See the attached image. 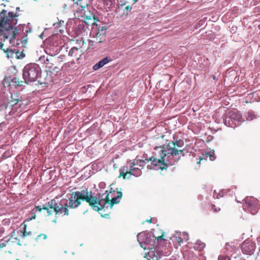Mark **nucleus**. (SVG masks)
<instances>
[{"label":"nucleus","mask_w":260,"mask_h":260,"mask_svg":"<svg viewBox=\"0 0 260 260\" xmlns=\"http://www.w3.org/2000/svg\"><path fill=\"white\" fill-rule=\"evenodd\" d=\"M81 201L87 203L95 211H99L102 207L98 196H93L92 191L84 190L81 191H74L68 200H62L59 202L62 208H66L67 210V213H63V215H69V209L78 207L81 204Z\"/></svg>","instance_id":"obj_2"},{"label":"nucleus","mask_w":260,"mask_h":260,"mask_svg":"<svg viewBox=\"0 0 260 260\" xmlns=\"http://www.w3.org/2000/svg\"><path fill=\"white\" fill-rule=\"evenodd\" d=\"M106 40V36H97L96 35L95 37V43H101L104 42Z\"/></svg>","instance_id":"obj_23"},{"label":"nucleus","mask_w":260,"mask_h":260,"mask_svg":"<svg viewBox=\"0 0 260 260\" xmlns=\"http://www.w3.org/2000/svg\"><path fill=\"white\" fill-rule=\"evenodd\" d=\"M255 118V114L252 112H248L247 113V120H251Z\"/></svg>","instance_id":"obj_29"},{"label":"nucleus","mask_w":260,"mask_h":260,"mask_svg":"<svg viewBox=\"0 0 260 260\" xmlns=\"http://www.w3.org/2000/svg\"><path fill=\"white\" fill-rule=\"evenodd\" d=\"M76 41L78 44V46L77 47L82 49L83 52L89 48V47H86V43L84 42L82 38L77 39Z\"/></svg>","instance_id":"obj_17"},{"label":"nucleus","mask_w":260,"mask_h":260,"mask_svg":"<svg viewBox=\"0 0 260 260\" xmlns=\"http://www.w3.org/2000/svg\"><path fill=\"white\" fill-rule=\"evenodd\" d=\"M30 215V219H35L36 218V213L35 212H34L33 210L31 211L30 213H29Z\"/></svg>","instance_id":"obj_33"},{"label":"nucleus","mask_w":260,"mask_h":260,"mask_svg":"<svg viewBox=\"0 0 260 260\" xmlns=\"http://www.w3.org/2000/svg\"><path fill=\"white\" fill-rule=\"evenodd\" d=\"M243 121L240 114L234 110L230 111L223 117V122L229 127H235L240 125Z\"/></svg>","instance_id":"obj_6"},{"label":"nucleus","mask_w":260,"mask_h":260,"mask_svg":"<svg viewBox=\"0 0 260 260\" xmlns=\"http://www.w3.org/2000/svg\"><path fill=\"white\" fill-rule=\"evenodd\" d=\"M206 156L207 157H209L210 160L211 161L214 160L216 158V156L214 152L211 151L209 153H206Z\"/></svg>","instance_id":"obj_25"},{"label":"nucleus","mask_w":260,"mask_h":260,"mask_svg":"<svg viewBox=\"0 0 260 260\" xmlns=\"http://www.w3.org/2000/svg\"><path fill=\"white\" fill-rule=\"evenodd\" d=\"M229 244H226V245H225V249L227 250H229Z\"/></svg>","instance_id":"obj_39"},{"label":"nucleus","mask_w":260,"mask_h":260,"mask_svg":"<svg viewBox=\"0 0 260 260\" xmlns=\"http://www.w3.org/2000/svg\"><path fill=\"white\" fill-rule=\"evenodd\" d=\"M183 142L176 140L170 141L162 146L156 147L153 152V156L145 160L135 159L129 163V166H124L119 169V178L122 177L124 179L129 178L132 175L139 177L142 175L141 170L144 168L146 160L151 161L152 165L158 166L161 170H166L169 165L172 164L168 162V159L181 154L184 149H181Z\"/></svg>","instance_id":"obj_1"},{"label":"nucleus","mask_w":260,"mask_h":260,"mask_svg":"<svg viewBox=\"0 0 260 260\" xmlns=\"http://www.w3.org/2000/svg\"><path fill=\"white\" fill-rule=\"evenodd\" d=\"M106 193H107V194L105 198H103V196L101 198L100 197H98V200L100 201L101 205H102V207L99 210L100 211L102 210L104 208L106 204H109L110 205V207L112 208V206L116 204H118L119 203L120 199L122 198V193L121 191H118L117 192V196L114 197L112 198L111 200L110 199L109 196V194L108 193V191H106Z\"/></svg>","instance_id":"obj_7"},{"label":"nucleus","mask_w":260,"mask_h":260,"mask_svg":"<svg viewBox=\"0 0 260 260\" xmlns=\"http://www.w3.org/2000/svg\"><path fill=\"white\" fill-rule=\"evenodd\" d=\"M27 35H25L24 36H23L21 39V43H22L23 47H24L25 45H26L27 43Z\"/></svg>","instance_id":"obj_30"},{"label":"nucleus","mask_w":260,"mask_h":260,"mask_svg":"<svg viewBox=\"0 0 260 260\" xmlns=\"http://www.w3.org/2000/svg\"><path fill=\"white\" fill-rule=\"evenodd\" d=\"M137 0H133V1H134V2H137Z\"/></svg>","instance_id":"obj_45"},{"label":"nucleus","mask_w":260,"mask_h":260,"mask_svg":"<svg viewBox=\"0 0 260 260\" xmlns=\"http://www.w3.org/2000/svg\"><path fill=\"white\" fill-rule=\"evenodd\" d=\"M19 16L17 13L8 12L3 10L0 12V39H10L12 43L17 38L19 30L15 25L18 22L17 18Z\"/></svg>","instance_id":"obj_3"},{"label":"nucleus","mask_w":260,"mask_h":260,"mask_svg":"<svg viewBox=\"0 0 260 260\" xmlns=\"http://www.w3.org/2000/svg\"><path fill=\"white\" fill-rule=\"evenodd\" d=\"M0 49L6 53L7 56L8 58H13L14 54L15 55L16 51L12 49L9 50L7 47H4V44L2 41L0 42Z\"/></svg>","instance_id":"obj_16"},{"label":"nucleus","mask_w":260,"mask_h":260,"mask_svg":"<svg viewBox=\"0 0 260 260\" xmlns=\"http://www.w3.org/2000/svg\"><path fill=\"white\" fill-rule=\"evenodd\" d=\"M25 54L23 52H19V51H16L15 57L17 59H21L25 57Z\"/></svg>","instance_id":"obj_26"},{"label":"nucleus","mask_w":260,"mask_h":260,"mask_svg":"<svg viewBox=\"0 0 260 260\" xmlns=\"http://www.w3.org/2000/svg\"><path fill=\"white\" fill-rule=\"evenodd\" d=\"M164 236V233L162 232L161 233V235L160 236H157V237H155L154 236H150L149 238L151 240L154 241V244H152V246H154V245L156 244V242H155L156 240L157 241V242H158L159 240H161V241L164 240V239L163 238Z\"/></svg>","instance_id":"obj_20"},{"label":"nucleus","mask_w":260,"mask_h":260,"mask_svg":"<svg viewBox=\"0 0 260 260\" xmlns=\"http://www.w3.org/2000/svg\"><path fill=\"white\" fill-rule=\"evenodd\" d=\"M112 59L109 57H106L99 61L98 63L94 64L93 67L94 70H98V69L102 68L104 66L110 62Z\"/></svg>","instance_id":"obj_15"},{"label":"nucleus","mask_w":260,"mask_h":260,"mask_svg":"<svg viewBox=\"0 0 260 260\" xmlns=\"http://www.w3.org/2000/svg\"><path fill=\"white\" fill-rule=\"evenodd\" d=\"M43 209L46 211V214H45L47 216L51 215L53 213H55V215L63 214V213H67V209L62 208V206L58 202L57 198L53 199L48 202L47 206L44 205Z\"/></svg>","instance_id":"obj_5"},{"label":"nucleus","mask_w":260,"mask_h":260,"mask_svg":"<svg viewBox=\"0 0 260 260\" xmlns=\"http://www.w3.org/2000/svg\"><path fill=\"white\" fill-rule=\"evenodd\" d=\"M259 239L260 240V237L259 238Z\"/></svg>","instance_id":"obj_46"},{"label":"nucleus","mask_w":260,"mask_h":260,"mask_svg":"<svg viewBox=\"0 0 260 260\" xmlns=\"http://www.w3.org/2000/svg\"><path fill=\"white\" fill-rule=\"evenodd\" d=\"M59 61L58 57L54 56H50L47 57L45 62L47 66L50 69V72H58L60 70L57 67H53V66Z\"/></svg>","instance_id":"obj_11"},{"label":"nucleus","mask_w":260,"mask_h":260,"mask_svg":"<svg viewBox=\"0 0 260 260\" xmlns=\"http://www.w3.org/2000/svg\"><path fill=\"white\" fill-rule=\"evenodd\" d=\"M149 251L147 253H145V257H147V260H159L162 256L161 251L156 250L154 248L148 247Z\"/></svg>","instance_id":"obj_10"},{"label":"nucleus","mask_w":260,"mask_h":260,"mask_svg":"<svg viewBox=\"0 0 260 260\" xmlns=\"http://www.w3.org/2000/svg\"><path fill=\"white\" fill-rule=\"evenodd\" d=\"M205 247V244L204 243L201 242L200 243H197L196 246V248H197L199 250H201L204 249Z\"/></svg>","instance_id":"obj_28"},{"label":"nucleus","mask_w":260,"mask_h":260,"mask_svg":"<svg viewBox=\"0 0 260 260\" xmlns=\"http://www.w3.org/2000/svg\"><path fill=\"white\" fill-rule=\"evenodd\" d=\"M9 240L6 241V242L2 243L0 244V248H2L6 246L7 244L9 243Z\"/></svg>","instance_id":"obj_34"},{"label":"nucleus","mask_w":260,"mask_h":260,"mask_svg":"<svg viewBox=\"0 0 260 260\" xmlns=\"http://www.w3.org/2000/svg\"><path fill=\"white\" fill-rule=\"evenodd\" d=\"M16 11H20V7H17V8H16Z\"/></svg>","instance_id":"obj_43"},{"label":"nucleus","mask_w":260,"mask_h":260,"mask_svg":"<svg viewBox=\"0 0 260 260\" xmlns=\"http://www.w3.org/2000/svg\"><path fill=\"white\" fill-rule=\"evenodd\" d=\"M125 9L126 10H128L129 9H131V8L129 7V6H127L125 8Z\"/></svg>","instance_id":"obj_40"},{"label":"nucleus","mask_w":260,"mask_h":260,"mask_svg":"<svg viewBox=\"0 0 260 260\" xmlns=\"http://www.w3.org/2000/svg\"><path fill=\"white\" fill-rule=\"evenodd\" d=\"M182 236H184V238H182L181 237H176L177 241L181 244L183 240L187 241L188 240V235L186 232H184L182 234Z\"/></svg>","instance_id":"obj_19"},{"label":"nucleus","mask_w":260,"mask_h":260,"mask_svg":"<svg viewBox=\"0 0 260 260\" xmlns=\"http://www.w3.org/2000/svg\"><path fill=\"white\" fill-rule=\"evenodd\" d=\"M31 31V29L30 28H29L27 30H25V33L26 34V35H27V34L29 32H30Z\"/></svg>","instance_id":"obj_37"},{"label":"nucleus","mask_w":260,"mask_h":260,"mask_svg":"<svg viewBox=\"0 0 260 260\" xmlns=\"http://www.w3.org/2000/svg\"><path fill=\"white\" fill-rule=\"evenodd\" d=\"M252 94H253V95L254 96V95H258V93H256V92H253V93H252Z\"/></svg>","instance_id":"obj_42"},{"label":"nucleus","mask_w":260,"mask_h":260,"mask_svg":"<svg viewBox=\"0 0 260 260\" xmlns=\"http://www.w3.org/2000/svg\"><path fill=\"white\" fill-rule=\"evenodd\" d=\"M73 7L76 8L78 12H82L83 10L87 9L88 4L84 0H73Z\"/></svg>","instance_id":"obj_13"},{"label":"nucleus","mask_w":260,"mask_h":260,"mask_svg":"<svg viewBox=\"0 0 260 260\" xmlns=\"http://www.w3.org/2000/svg\"><path fill=\"white\" fill-rule=\"evenodd\" d=\"M244 206L252 214L254 215L258 209V201L254 198H246L245 200Z\"/></svg>","instance_id":"obj_8"},{"label":"nucleus","mask_w":260,"mask_h":260,"mask_svg":"<svg viewBox=\"0 0 260 260\" xmlns=\"http://www.w3.org/2000/svg\"><path fill=\"white\" fill-rule=\"evenodd\" d=\"M21 233V235H20L22 238H24L25 237L27 236H30L32 234L31 232H27L26 231V225L24 224V227L23 231H20Z\"/></svg>","instance_id":"obj_21"},{"label":"nucleus","mask_w":260,"mask_h":260,"mask_svg":"<svg viewBox=\"0 0 260 260\" xmlns=\"http://www.w3.org/2000/svg\"><path fill=\"white\" fill-rule=\"evenodd\" d=\"M259 92H260V91Z\"/></svg>","instance_id":"obj_47"},{"label":"nucleus","mask_w":260,"mask_h":260,"mask_svg":"<svg viewBox=\"0 0 260 260\" xmlns=\"http://www.w3.org/2000/svg\"><path fill=\"white\" fill-rule=\"evenodd\" d=\"M40 71V68L38 64H26L23 70V80H25V83L29 84L35 82L38 79Z\"/></svg>","instance_id":"obj_4"},{"label":"nucleus","mask_w":260,"mask_h":260,"mask_svg":"<svg viewBox=\"0 0 260 260\" xmlns=\"http://www.w3.org/2000/svg\"><path fill=\"white\" fill-rule=\"evenodd\" d=\"M218 260H231V257L225 254H221L218 256Z\"/></svg>","instance_id":"obj_27"},{"label":"nucleus","mask_w":260,"mask_h":260,"mask_svg":"<svg viewBox=\"0 0 260 260\" xmlns=\"http://www.w3.org/2000/svg\"><path fill=\"white\" fill-rule=\"evenodd\" d=\"M43 238V239H46L47 238V236L45 234H41L37 236V237L36 238V240L38 241L39 239Z\"/></svg>","instance_id":"obj_32"},{"label":"nucleus","mask_w":260,"mask_h":260,"mask_svg":"<svg viewBox=\"0 0 260 260\" xmlns=\"http://www.w3.org/2000/svg\"><path fill=\"white\" fill-rule=\"evenodd\" d=\"M146 222L150 223L152 222V218H150V219H147L146 220Z\"/></svg>","instance_id":"obj_38"},{"label":"nucleus","mask_w":260,"mask_h":260,"mask_svg":"<svg viewBox=\"0 0 260 260\" xmlns=\"http://www.w3.org/2000/svg\"><path fill=\"white\" fill-rule=\"evenodd\" d=\"M211 209L215 213H217V212H218L219 211H220V208H219V207H216L215 205H212V208H211Z\"/></svg>","instance_id":"obj_31"},{"label":"nucleus","mask_w":260,"mask_h":260,"mask_svg":"<svg viewBox=\"0 0 260 260\" xmlns=\"http://www.w3.org/2000/svg\"><path fill=\"white\" fill-rule=\"evenodd\" d=\"M83 53L84 52L82 49L76 46L72 47L70 50L69 55L74 57L76 60H78Z\"/></svg>","instance_id":"obj_14"},{"label":"nucleus","mask_w":260,"mask_h":260,"mask_svg":"<svg viewBox=\"0 0 260 260\" xmlns=\"http://www.w3.org/2000/svg\"><path fill=\"white\" fill-rule=\"evenodd\" d=\"M203 159H204L203 158H201V157H200V161H198V162H197V164H200V163L201 160H203Z\"/></svg>","instance_id":"obj_41"},{"label":"nucleus","mask_w":260,"mask_h":260,"mask_svg":"<svg viewBox=\"0 0 260 260\" xmlns=\"http://www.w3.org/2000/svg\"><path fill=\"white\" fill-rule=\"evenodd\" d=\"M81 14V17L84 19L85 22L89 24L90 23H93L95 19V16L92 12L88 10V7L86 9L83 10L82 12H79Z\"/></svg>","instance_id":"obj_12"},{"label":"nucleus","mask_w":260,"mask_h":260,"mask_svg":"<svg viewBox=\"0 0 260 260\" xmlns=\"http://www.w3.org/2000/svg\"><path fill=\"white\" fill-rule=\"evenodd\" d=\"M101 215H102V216H103V217H106V216L109 215V214H105V215H103L102 214H101Z\"/></svg>","instance_id":"obj_44"},{"label":"nucleus","mask_w":260,"mask_h":260,"mask_svg":"<svg viewBox=\"0 0 260 260\" xmlns=\"http://www.w3.org/2000/svg\"><path fill=\"white\" fill-rule=\"evenodd\" d=\"M36 209L37 211H38L39 212H41L42 210H43V207H41L40 206H36Z\"/></svg>","instance_id":"obj_35"},{"label":"nucleus","mask_w":260,"mask_h":260,"mask_svg":"<svg viewBox=\"0 0 260 260\" xmlns=\"http://www.w3.org/2000/svg\"><path fill=\"white\" fill-rule=\"evenodd\" d=\"M255 248V244L249 239H246L241 244V250L244 254L251 255Z\"/></svg>","instance_id":"obj_9"},{"label":"nucleus","mask_w":260,"mask_h":260,"mask_svg":"<svg viewBox=\"0 0 260 260\" xmlns=\"http://www.w3.org/2000/svg\"><path fill=\"white\" fill-rule=\"evenodd\" d=\"M94 41H92L91 40H89V47L93 46V43H94Z\"/></svg>","instance_id":"obj_36"},{"label":"nucleus","mask_w":260,"mask_h":260,"mask_svg":"<svg viewBox=\"0 0 260 260\" xmlns=\"http://www.w3.org/2000/svg\"><path fill=\"white\" fill-rule=\"evenodd\" d=\"M11 81L13 83H15L18 86H23V83H25L24 80L23 81H22V80L20 81L19 79L17 77H13L11 79Z\"/></svg>","instance_id":"obj_22"},{"label":"nucleus","mask_w":260,"mask_h":260,"mask_svg":"<svg viewBox=\"0 0 260 260\" xmlns=\"http://www.w3.org/2000/svg\"><path fill=\"white\" fill-rule=\"evenodd\" d=\"M20 101L18 95L17 94L12 95L11 103L13 106L16 105Z\"/></svg>","instance_id":"obj_24"},{"label":"nucleus","mask_w":260,"mask_h":260,"mask_svg":"<svg viewBox=\"0 0 260 260\" xmlns=\"http://www.w3.org/2000/svg\"><path fill=\"white\" fill-rule=\"evenodd\" d=\"M107 27L105 26H100L98 29V31L96 34L97 36H106V33L107 31Z\"/></svg>","instance_id":"obj_18"}]
</instances>
